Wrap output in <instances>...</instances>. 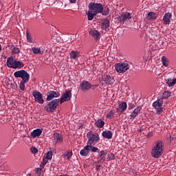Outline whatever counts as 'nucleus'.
<instances>
[{
    "label": "nucleus",
    "mask_w": 176,
    "mask_h": 176,
    "mask_svg": "<svg viewBox=\"0 0 176 176\" xmlns=\"http://www.w3.org/2000/svg\"><path fill=\"white\" fill-rule=\"evenodd\" d=\"M115 68L118 74H124L126 71L130 69V65H129L127 62L120 63L116 65Z\"/></svg>",
    "instance_id": "nucleus-6"
},
{
    "label": "nucleus",
    "mask_w": 176,
    "mask_h": 176,
    "mask_svg": "<svg viewBox=\"0 0 176 176\" xmlns=\"http://www.w3.org/2000/svg\"><path fill=\"white\" fill-rule=\"evenodd\" d=\"M141 130H142L141 128L139 129V133H141Z\"/></svg>",
    "instance_id": "nucleus-47"
},
{
    "label": "nucleus",
    "mask_w": 176,
    "mask_h": 176,
    "mask_svg": "<svg viewBox=\"0 0 176 176\" xmlns=\"http://www.w3.org/2000/svg\"><path fill=\"white\" fill-rule=\"evenodd\" d=\"M60 96V92L58 91H51L48 92V95L47 96L46 101H52L53 98H57Z\"/></svg>",
    "instance_id": "nucleus-14"
},
{
    "label": "nucleus",
    "mask_w": 176,
    "mask_h": 176,
    "mask_svg": "<svg viewBox=\"0 0 176 176\" xmlns=\"http://www.w3.org/2000/svg\"><path fill=\"white\" fill-rule=\"evenodd\" d=\"M14 78H21L22 81L30 80V74L25 70H19L14 73Z\"/></svg>",
    "instance_id": "nucleus-8"
},
{
    "label": "nucleus",
    "mask_w": 176,
    "mask_h": 176,
    "mask_svg": "<svg viewBox=\"0 0 176 176\" xmlns=\"http://www.w3.org/2000/svg\"><path fill=\"white\" fill-rule=\"evenodd\" d=\"M41 134H42V129H37L31 133V137L33 138H36V137H39Z\"/></svg>",
    "instance_id": "nucleus-24"
},
{
    "label": "nucleus",
    "mask_w": 176,
    "mask_h": 176,
    "mask_svg": "<svg viewBox=\"0 0 176 176\" xmlns=\"http://www.w3.org/2000/svg\"><path fill=\"white\" fill-rule=\"evenodd\" d=\"M89 9L94 13L98 14V13H102L104 10V6L101 3H90L89 4Z\"/></svg>",
    "instance_id": "nucleus-5"
},
{
    "label": "nucleus",
    "mask_w": 176,
    "mask_h": 176,
    "mask_svg": "<svg viewBox=\"0 0 176 176\" xmlns=\"http://www.w3.org/2000/svg\"><path fill=\"white\" fill-rule=\"evenodd\" d=\"M161 61H162V65H164V67H168V65L170 64V60H168V58H167V57L163 56L161 58Z\"/></svg>",
    "instance_id": "nucleus-28"
},
{
    "label": "nucleus",
    "mask_w": 176,
    "mask_h": 176,
    "mask_svg": "<svg viewBox=\"0 0 176 176\" xmlns=\"http://www.w3.org/2000/svg\"><path fill=\"white\" fill-rule=\"evenodd\" d=\"M8 47L12 50V54H19L20 53V49L15 47L13 45H8Z\"/></svg>",
    "instance_id": "nucleus-27"
},
{
    "label": "nucleus",
    "mask_w": 176,
    "mask_h": 176,
    "mask_svg": "<svg viewBox=\"0 0 176 176\" xmlns=\"http://www.w3.org/2000/svg\"><path fill=\"white\" fill-rule=\"evenodd\" d=\"M69 2L71 3H75L76 2V0H69Z\"/></svg>",
    "instance_id": "nucleus-44"
},
{
    "label": "nucleus",
    "mask_w": 176,
    "mask_h": 176,
    "mask_svg": "<svg viewBox=\"0 0 176 176\" xmlns=\"http://www.w3.org/2000/svg\"><path fill=\"white\" fill-rule=\"evenodd\" d=\"M52 157H53V151H50L47 153L45 158L48 160H52Z\"/></svg>",
    "instance_id": "nucleus-35"
},
{
    "label": "nucleus",
    "mask_w": 176,
    "mask_h": 176,
    "mask_svg": "<svg viewBox=\"0 0 176 176\" xmlns=\"http://www.w3.org/2000/svg\"><path fill=\"white\" fill-rule=\"evenodd\" d=\"M90 151L91 152L98 153L100 152V148L97 147H91L89 144H87V146H85L84 148L80 151V154L81 156H87L89 155V152H90Z\"/></svg>",
    "instance_id": "nucleus-7"
},
{
    "label": "nucleus",
    "mask_w": 176,
    "mask_h": 176,
    "mask_svg": "<svg viewBox=\"0 0 176 176\" xmlns=\"http://www.w3.org/2000/svg\"><path fill=\"white\" fill-rule=\"evenodd\" d=\"M104 124H105V122H104V120H102L101 119L98 120L95 122V126H96V127H98V129H102V127H104Z\"/></svg>",
    "instance_id": "nucleus-29"
},
{
    "label": "nucleus",
    "mask_w": 176,
    "mask_h": 176,
    "mask_svg": "<svg viewBox=\"0 0 176 176\" xmlns=\"http://www.w3.org/2000/svg\"><path fill=\"white\" fill-rule=\"evenodd\" d=\"M164 149V142L162 140H157L155 142V144L151 151L152 157L159 159L162 155H163V150Z\"/></svg>",
    "instance_id": "nucleus-1"
},
{
    "label": "nucleus",
    "mask_w": 176,
    "mask_h": 176,
    "mask_svg": "<svg viewBox=\"0 0 176 176\" xmlns=\"http://www.w3.org/2000/svg\"><path fill=\"white\" fill-rule=\"evenodd\" d=\"M60 102V99H54L50 102L45 107L44 109L47 111V112L53 113L56 109H57V107H58V104Z\"/></svg>",
    "instance_id": "nucleus-4"
},
{
    "label": "nucleus",
    "mask_w": 176,
    "mask_h": 176,
    "mask_svg": "<svg viewBox=\"0 0 176 176\" xmlns=\"http://www.w3.org/2000/svg\"><path fill=\"white\" fill-rule=\"evenodd\" d=\"M32 51L33 52L34 54H42L43 53V50L41 47H32Z\"/></svg>",
    "instance_id": "nucleus-30"
},
{
    "label": "nucleus",
    "mask_w": 176,
    "mask_h": 176,
    "mask_svg": "<svg viewBox=\"0 0 176 176\" xmlns=\"http://www.w3.org/2000/svg\"><path fill=\"white\" fill-rule=\"evenodd\" d=\"M7 67L9 68H13L16 69L17 68H23L24 67V63L13 59V56H10L7 59Z\"/></svg>",
    "instance_id": "nucleus-3"
},
{
    "label": "nucleus",
    "mask_w": 176,
    "mask_h": 176,
    "mask_svg": "<svg viewBox=\"0 0 176 176\" xmlns=\"http://www.w3.org/2000/svg\"><path fill=\"white\" fill-rule=\"evenodd\" d=\"M87 14L88 16V20L89 21H91V20H93V19H94V16H96L97 14H96V12H94L91 10H89Z\"/></svg>",
    "instance_id": "nucleus-31"
},
{
    "label": "nucleus",
    "mask_w": 176,
    "mask_h": 176,
    "mask_svg": "<svg viewBox=\"0 0 176 176\" xmlns=\"http://www.w3.org/2000/svg\"><path fill=\"white\" fill-rule=\"evenodd\" d=\"M100 167H101L100 165L96 166V170H100Z\"/></svg>",
    "instance_id": "nucleus-45"
},
{
    "label": "nucleus",
    "mask_w": 176,
    "mask_h": 176,
    "mask_svg": "<svg viewBox=\"0 0 176 176\" xmlns=\"http://www.w3.org/2000/svg\"><path fill=\"white\" fill-rule=\"evenodd\" d=\"M89 35H91V36L95 38V39H98V38H100V35H101V34H100V32H98L96 30H91L89 31Z\"/></svg>",
    "instance_id": "nucleus-26"
},
{
    "label": "nucleus",
    "mask_w": 176,
    "mask_h": 176,
    "mask_svg": "<svg viewBox=\"0 0 176 176\" xmlns=\"http://www.w3.org/2000/svg\"><path fill=\"white\" fill-rule=\"evenodd\" d=\"M49 160L47 158H44L41 164V167H45V165L47 164Z\"/></svg>",
    "instance_id": "nucleus-39"
},
{
    "label": "nucleus",
    "mask_w": 176,
    "mask_h": 176,
    "mask_svg": "<svg viewBox=\"0 0 176 176\" xmlns=\"http://www.w3.org/2000/svg\"><path fill=\"white\" fill-rule=\"evenodd\" d=\"M102 28H104L105 31H108V28H109V19H104L102 21Z\"/></svg>",
    "instance_id": "nucleus-25"
},
{
    "label": "nucleus",
    "mask_w": 176,
    "mask_h": 176,
    "mask_svg": "<svg viewBox=\"0 0 176 176\" xmlns=\"http://www.w3.org/2000/svg\"><path fill=\"white\" fill-rule=\"evenodd\" d=\"M25 83H28V80L21 81L19 84V89L23 91L25 90Z\"/></svg>",
    "instance_id": "nucleus-33"
},
{
    "label": "nucleus",
    "mask_w": 176,
    "mask_h": 176,
    "mask_svg": "<svg viewBox=\"0 0 176 176\" xmlns=\"http://www.w3.org/2000/svg\"><path fill=\"white\" fill-rule=\"evenodd\" d=\"M26 39L28 43H34V40L32 39V37L28 31L26 32Z\"/></svg>",
    "instance_id": "nucleus-34"
},
{
    "label": "nucleus",
    "mask_w": 176,
    "mask_h": 176,
    "mask_svg": "<svg viewBox=\"0 0 176 176\" xmlns=\"http://www.w3.org/2000/svg\"><path fill=\"white\" fill-rule=\"evenodd\" d=\"M141 109H142V107L141 106H138L137 108H135L130 115L131 119H135V118H137V116L140 115Z\"/></svg>",
    "instance_id": "nucleus-18"
},
{
    "label": "nucleus",
    "mask_w": 176,
    "mask_h": 176,
    "mask_svg": "<svg viewBox=\"0 0 176 176\" xmlns=\"http://www.w3.org/2000/svg\"><path fill=\"white\" fill-rule=\"evenodd\" d=\"M171 13L170 12H167L164 14V17H163V21L164 23V24H170V23H171L170 19H171Z\"/></svg>",
    "instance_id": "nucleus-21"
},
{
    "label": "nucleus",
    "mask_w": 176,
    "mask_h": 176,
    "mask_svg": "<svg viewBox=\"0 0 176 176\" xmlns=\"http://www.w3.org/2000/svg\"><path fill=\"white\" fill-rule=\"evenodd\" d=\"M162 105H163V100L160 99V98L153 103V107H155L156 112L158 114H160L162 112H163Z\"/></svg>",
    "instance_id": "nucleus-10"
},
{
    "label": "nucleus",
    "mask_w": 176,
    "mask_h": 176,
    "mask_svg": "<svg viewBox=\"0 0 176 176\" xmlns=\"http://www.w3.org/2000/svg\"><path fill=\"white\" fill-rule=\"evenodd\" d=\"M105 151H101L99 153V155L98 156V164H102L104 162H105Z\"/></svg>",
    "instance_id": "nucleus-19"
},
{
    "label": "nucleus",
    "mask_w": 176,
    "mask_h": 176,
    "mask_svg": "<svg viewBox=\"0 0 176 176\" xmlns=\"http://www.w3.org/2000/svg\"><path fill=\"white\" fill-rule=\"evenodd\" d=\"M30 151H31L32 153H34V154L38 153V148H36L35 147H32L30 148Z\"/></svg>",
    "instance_id": "nucleus-42"
},
{
    "label": "nucleus",
    "mask_w": 176,
    "mask_h": 176,
    "mask_svg": "<svg viewBox=\"0 0 176 176\" xmlns=\"http://www.w3.org/2000/svg\"><path fill=\"white\" fill-rule=\"evenodd\" d=\"M103 138H107V140H111L113 137V133L111 131H104L102 133Z\"/></svg>",
    "instance_id": "nucleus-22"
},
{
    "label": "nucleus",
    "mask_w": 176,
    "mask_h": 176,
    "mask_svg": "<svg viewBox=\"0 0 176 176\" xmlns=\"http://www.w3.org/2000/svg\"><path fill=\"white\" fill-rule=\"evenodd\" d=\"M130 19H131V14H130V12H122L120 16V21L124 23V21H127V20H130Z\"/></svg>",
    "instance_id": "nucleus-15"
},
{
    "label": "nucleus",
    "mask_w": 176,
    "mask_h": 176,
    "mask_svg": "<svg viewBox=\"0 0 176 176\" xmlns=\"http://www.w3.org/2000/svg\"><path fill=\"white\" fill-rule=\"evenodd\" d=\"M102 85H113L115 80L111 76L104 75L102 77Z\"/></svg>",
    "instance_id": "nucleus-11"
},
{
    "label": "nucleus",
    "mask_w": 176,
    "mask_h": 176,
    "mask_svg": "<svg viewBox=\"0 0 176 176\" xmlns=\"http://www.w3.org/2000/svg\"><path fill=\"white\" fill-rule=\"evenodd\" d=\"M72 98V94L71 93V91H66L62 95V96L60 99V104H63V102L69 101Z\"/></svg>",
    "instance_id": "nucleus-12"
},
{
    "label": "nucleus",
    "mask_w": 176,
    "mask_h": 176,
    "mask_svg": "<svg viewBox=\"0 0 176 176\" xmlns=\"http://www.w3.org/2000/svg\"><path fill=\"white\" fill-rule=\"evenodd\" d=\"M103 14V16H107L109 13V8H107L106 10H102V12H100Z\"/></svg>",
    "instance_id": "nucleus-40"
},
{
    "label": "nucleus",
    "mask_w": 176,
    "mask_h": 176,
    "mask_svg": "<svg viewBox=\"0 0 176 176\" xmlns=\"http://www.w3.org/2000/svg\"><path fill=\"white\" fill-rule=\"evenodd\" d=\"M32 96L34 98V101L38 102V104H43L45 102V100H43V96L41 92L38 91H34L32 92Z\"/></svg>",
    "instance_id": "nucleus-9"
},
{
    "label": "nucleus",
    "mask_w": 176,
    "mask_h": 176,
    "mask_svg": "<svg viewBox=\"0 0 176 176\" xmlns=\"http://www.w3.org/2000/svg\"><path fill=\"white\" fill-rule=\"evenodd\" d=\"M108 159L109 160H115V154L113 153L109 154Z\"/></svg>",
    "instance_id": "nucleus-41"
},
{
    "label": "nucleus",
    "mask_w": 176,
    "mask_h": 176,
    "mask_svg": "<svg viewBox=\"0 0 176 176\" xmlns=\"http://www.w3.org/2000/svg\"><path fill=\"white\" fill-rule=\"evenodd\" d=\"M113 115H114L113 111L111 110V111H109V112L107 113V114L106 115V118H107V119H112V118H113Z\"/></svg>",
    "instance_id": "nucleus-37"
},
{
    "label": "nucleus",
    "mask_w": 176,
    "mask_h": 176,
    "mask_svg": "<svg viewBox=\"0 0 176 176\" xmlns=\"http://www.w3.org/2000/svg\"><path fill=\"white\" fill-rule=\"evenodd\" d=\"M80 89L82 91H87V90H90V89H91V84L88 81L83 80L80 85Z\"/></svg>",
    "instance_id": "nucleus-13"
},
{
    "label": "nucleus",
    "mask_w": 176,
    "mask_h": 176,
    "mask_svg": "<svg viewBox=\"0 0 176 176\" xmlns=\"http://www.w3.org/2000/svg\"><path fill=\"white\" fill-rule=\"evenodd\" d=\"M170 96H171V92L164 91L162 96L160 97V99H161L163 101V100H167V98H168Z\"/></svg>",
    "instance_id": "nucleus-32"
},
{
    "label": "nucleus",
    "mask_w": 176,
    "mask_h": 176,
    "mask_svg": "<svg viewBox=\"0 0 176 176\" xmlns=\"http://www.w3.org/2000/svg\"><path fill=\"white\" fill-rule=\"evenodd\" d=\"M53 137L55 144H61L63 142V135L61 134L56 133L53 135Z\"/></svg>",
    "instance_id": "nucleus-20"
},
{
    "label": "nucleus",
    "mask_w": 176,
    "mask_h": 176,
    "mask_svg": "<svg viewBox=\"0 0 176 176\" xmlns=\"http://www.w3.org/2000/svg\"><path fill=\"white\" fill-rule=\"evenodd\" d=\"M147 19L148 20H153L155 19V13L153 12H148Z\"/></svg>",
    "instance_id": "nucleus-36"
},
{
    "label": "nucleus",
    "mask_w": 176,
    "mask_h": 176,
    "mask_svg": "<svg viewBox=\"0 0 176 176\" xmlns=\"http://www.w3.org/2000/svg\"><path fill=\"white\" fill-rule=\"evenodd\" d=\"M71 60H78L80 57V52L78 50H73L69 53Z\"/></svg>",
    "instance_id": "nucleus-16"
},
{
    "label": "nucleus",
    "mask_w": 176,
    "mask_h": 176,
    "mask_svg": "<svg viewBox=\"0 0 176 176\" xmlns=\"http://www.w3.org/2000/svg\"><path fill=\"white\" fill-rule=\"evenodd\" d=\"M126 109H127V103L126 102H122L117 109V112L118 113H123Z\"/></svg>",
    "instance_id": "nucleus-17"
},
{
    "label": "nucleus",
    "mask_w": 176,
    "mask_h": 176,
    "mask_svg": "<svg viewBox=\"0 0 176 176\" xmlns=\"http://www.w3.org/2000/svg\"><path fill=\"white\" fill-rule=\"evenodd\" d=\"M135 107V105H134V103L131 102L129 105V109H133V108H134Z\"/></svg>",
    "instance_id": "nucleus-43"
},
{
    "label": "nucleus",
    "mask_w": 176,
    "mask_h": 176,
    "mask_svg": "<svg viewBox=\"0 0 176 176\" xmlns=\"http://www.w3.org/2000/svg\"><path fill=\"white\" fill-rule=\"evenodd\" d=\"M87 137L88 138L87 144L92 148H95L94 145L100 141V136L98 135V133L89 131L87 133Z\"/></svg>",
    "instance_id": "nucleus-2"
},
{
    "label": "nucleus",
    "mask_w": 176,
    "mask_h": 176,
    "mask_svg": "<svg viewBox=\"0 0 176 176\" xmlns=\"http://www.w3.org/2000/svg\"><path fill=\"white\" fill-rule=\"evenodd\" d=\"M1 50H2V47L0 45V52H1Z\"/></svg>",
    "instance_id": "nucleus-46"
},
{
    "label": "nucleus",
    "mask_w": 176,
    "mask_h": 176,
    "mask_svg": "<svg viewBox=\"0 0 176 176\" xmlns=\"http://www.w3.org/2000/svg\"><path fill=\"white\" fill-rule=\"evenodd\" d=\"M165 83L168 85V87H173V86L176 85V78H167L165 80Z\"/></svg>",
    "instance_id": "nucleus-23"
},
{
    "label": "nucleus",
    "mask_w": 176,
    "mask_h": 176,
    "mask_svg": "<svg viewBox=\"0 0 176 176\" xmlns=\"http://www.w3.org/2000/svg\"><path fill=\"white\" fill-rule=\"evenodd\" d=\"M71 156H72V151H67L63 155V157H65L67 160H69Z\"/></svg>",
    "instance_id": "nucleus-38"
}]
</instances>
